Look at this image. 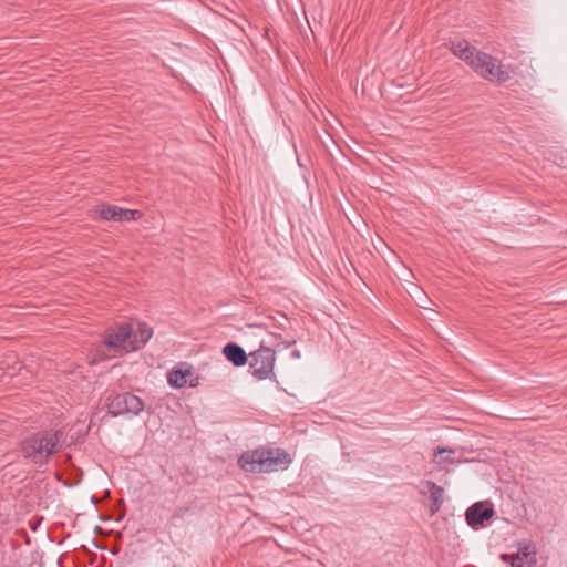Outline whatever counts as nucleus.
Wrapping results in <instances>:
<instances>
[{"label": "nucleus", "instance_id": "obj_18", "mask_svg": "<svg viewBox=\"0 0 567 567\" xmlns=\"http://www.w3.org/2000/svg\"><path fill=\"white\" fill-rule=\"evenodd\" d=\"M501 558H502L503 560H507L508 555H506V554H502Z\"/></svg>", "mask_w": 567, "mask_h": 567}, {"label": "nucleus", "instance_id": "obj_7", "mask_svg": "<svg viewBox=\"0 0 567 567\" xmlns=\"http://www.w3.org/2000/svg\"><path fill=\"white\" fill-rule=\"evenodd\" d=\"M494 508L482 502H477L470 506L465 513L466 523L471 527L484 526L485 522L492 518Z\"/></svg>", "mask_w": 567, "mask_h": 567}, {"label": "nucleus", "instance_id": "obj_17", "mask_svg": "<svg viewBox=\"0 0 567 567\" xmlns=\"http://www.w3.org/2000/svg\"><path fill=\"white\" fill-rule=\"evenodd\" d=\"M291 355H292V358L299 359L300 358V351L299 350H293Z\"/></svg>", "mask_w": 567, "mask_h": 567}, {"label": "nucleus", "instance_id": "obj_10", "mask_svg": "<svg viewBox=\"0 0 567 567\" xmlns=\"http://www.w3.org/2000/svg\"><path fill=\"white\" fill-rule=\"evenodd\" d=\"M223 353L227 360L236 367L244 365L248 360V355L246 354L245 350L236 343H227L223 348Z\"/></svg>", "mask_w": 567, "mask_h": 567}, {"label": "nucleus", "instance_id": "obj_4", "mask_svg": "<svg viewBox=\"0 0 567 567\" xmlns=\"http://www.w3.org/2000/svg\"><path fill=\"white\" fill-rule=\"evenodd\" d=\"M276 363V352L265 341H261L260 347L249 353V368L251 374L258 380L274 379V368Z\"/></svg>", "mask_w": 567, "mask_h": 567}, {"label": "nucleus", "instance_id": "obj_6", "mask_svg": "<svg viewBox=\"0 0 567 567\" xmlns=\"http://www.w3.org/2000/svg\"><path fill=\"white\" fill-rule=\"evenodd\" d=\"M133 328L130 324H122L116 330H109L105 334V344L114 350L128 352L131 349V338Z\"/></svg>", "mask_w": 567, "mask_h": 567}, {"label": "nucleus", "instance_id": "obj_13", "mask_svg": "<svg viewBox=\"0 0 567 567\" xmlns=\"http://www.w3.org/2000/svg\"><path fill=\"white\" fill-rule=\"evenodd\" d=\"M437 464H449L454 462V451L451 449H439L435 453Z\"/></svg>", "mask_w": 567, "mask_h": 567}, {"label": "nucleus", "instance_id": "obj_1", "mask_svg": "<svg viewBox=\"0 0 567 567\" xmlns=\"http://www.w3.org/2000/svg\"><path fill=\"white\" fill-rule=\"evenodd\" d=\"M451 50L485 80L504 83L511 79L513 72L511 66L502 64L496 58L485 52L477 51L465 40L452 42Z\"/></svg>", "mask_w": 567, "mask_h": 567}, {"label": "nucleus", "instance_id": "obj_2", "mask_svg": "<svg viewBox=\"0 0 567 567\" xmlns=\"http://www.w3.org/2000/svg\"><path fill=\"white\" fill-rule=\"evenodd\" d=\"M65 440L66 436L62 430L40 431L22 441L21 453L34 464L43 466L50 456L65 443Z\"/></svg>", "mask_w": 567, "mask_h": 567}, {"label": "nucleus", "instance_id": "obj_8", "mask_svg": "<svg viewBox=\"0 0 567 567\" xmlns=\"http://www.w3.org/2000/svg\"><path fill=\"white\" fill-rule=\"evenodd\" d=\"M99 216L103 220H136L142 216V213L136 209L103 205L99 209Z\"/></svg>", "mask_w": 567, "mask_h": 567}, {"label": "nucleus", "instance_id": "obj_9", "mask_svg": "<svg viewBox=\"0 0 567 567\" xmlns=\"http://www.w3.org/2000/svg\"><path fill=\"white\" fill-rule=\"evenodd\" d=\"M422 487L421 493L429 494L431 501L429 509L430 515L433 516L441 509L444 503V488L432 481H424Z\"/></svg>", "mask_w": 567, "mask_h": 567}, {"label": "nucleus", "instance_id": "obj_15", "mask_svg": "<svg viewBox=\"0 0 567 567\" xmlns=\"http://www.w3.org/2000/svg\"><path fill=\"white\" fill-rule=\"evenodd\" d=\"M277 338L280 340V342L274 344L275 347H278V346L282 344L284 348L287 349V348H289V347H291L292 344L296 343L295 339H282V337L280 334Z\"/></svg>", "mask_w": 567, "mask_h": 567}, {"label": "nucleus", "instance_id": "obj_5", "mask_svg": "<svg viewBox=\"0 0 567 567\" xmlns=\"http://www.w3.org/2000/svg\"><path fill=\"white\" fill-rule=\"evenodd\" d=\"M107 410L113 416H137L144 410V402L131 392L118 393L107 402Z\"/></svg>", "mask_w": 567, "mask_h": 567}, {"label": "nucleus", "instance_id": "obj_12", "mask_svg": "<svg viewBox=\"0 0 567 567\" xmlns=\"http://www.w3.org/2000/svg\"><path fill=\"white\" fill-rule=\"evenodd\" d=\"M535 548L530 545H525L516 555H519L522 561H525L527 565L533 566L536 563L535 559Z\"/></svg>", "mask_w": 567, "mask_h": 567}, {"label": "nucleus", "instance_id": "obj_3", "mask_svg": "<svg viewBox=\"0 0 567 567\" xmlns=\"http://www.w3.org/2000/svg\"><path fill=\"white\" fill-rule=\"evenodd\" d=\"M291 460L289 454L280 449H259L244 453L238 463L250 473H270L287 468Z\"/></svg>", "mask_w": 567, "mask_h": 567}, {"label": "nucleus", "instance_id": "obj_16", "mask_svg": "<svg viewBox=\"0 0 567 567\" xmlns=\"http://www.w3.org/2000/svg\"><path fill=\"white\" fill-rule=\"evenodd\" d=\"M512 567H532V566L527 565L525 561H522V558L519 557V555H515L512 558Z\"/></svg>", "mask_w": 567, "mask_h": 567}, {"label": "nucleus", "instance_id": "obj_14", "mask_svg": "<svg viewBox=\"0 0 567 567\" xmlns=\"http://www.w3.org/2000/svg\"><path fill=\"white\" fill-rule=\"evenodd\" d=\"M168 382L174 388H182L186 383V374L181 371H174L169 374Z\"/></svg>", "mask_w": 567, "mask_h": 567}, {"label": "nucleus", "instance_id": "obj_11", "mask_svg": "<svg viewBox=\"0 0 567 567\" xmlns=\"http://www.w3.org/2000/svg\"><path fill=\"white\" fill-rule=\"evenodd\" d=\"M133 334H134V339L131 340L132 341L131 349L137 350L141 347H143L151 339L153 331L148 324L138 323L137 331L136 332L133 331Z\"/></svg>", "mask_w": 567, "mask_h": 567}]
</instances>
